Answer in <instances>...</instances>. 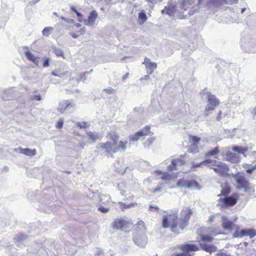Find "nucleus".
Returning a JSON list of instances; mask_svg holds the SVG:
<instances>
[{"mask_svg":"<svg viewBox=\"0 0 256 256\" xmlns=\"http://www.w3.org/2000/svg\"><path fill=\"white\" fill-rule=\"evenodd\" d=\"M163 216L162 226L164 228H170L172 232L179 234L178 228L182 230L188 225L189 220L192 214V210L188 208H184L180 212V217L178 218V211L171 210L170 212Z\"/></svg>","mask_w":256,"mask_h":256,"instance_id":"1","label":"nucleus"},{"mask_svg":"<svg viewBox=\"0 0 256 256\" xmlns=\"http://www.w3.org/2000/svg\"><path fill=\"white\" fill-rule=\"evenodd\" d=\"M131 222L126 217L116 218L112 223L113 229L121 230L126 232L132 226Z\"/></svg>","mask_w":256,"mask_h":256,"instance_id":"2","label":"nucleus"},{"mask_svg":"<svg viewBox=\"0 0 256 256\" xmlns=\"http://www.w3.org/2000/svg\"><path fill=\"white\" fill-rule=\"evenodd\" d=\"M234 178L238 189H243L245 192L250 190V183L244 176L238 174L235 176Z\"/></svg>","mask_w":256,"mask_h":256,"instance_id":"3","label":"nucleus"},{"mask_svg":"<svg viewBox=\"0 0 256 256\" xmlns=\"http://www.w3.org/2000/svg\"><path fill=\"white\" fill-rule=\"evenodd\" d=\"M219 104V100L216 98L214 95L210 93L208 94V105L206 107L204 114L208 116L211 111L214 110L216 106Z\"/></svg>","mask_w":256,"mask_h":256,"instance_id":"4","label":"nucleus"},{"mask_svg":"<svg viewBox=\"0 0 256 256\" xmlns=\"http://www.w3.org/2000/svg\"><path fill=\"white\" fill-rule=\"evenodd\" d=\"M116 144L112 143L111 142H106L105 143L100 142L99 144V148L106 154L112 156L113 154L118 152L117 148H115Z\"/></svg>","mask_w":256,"mask_h":256,"instance_id":"5","label":"nucleus"},{"mask_svg":"<svg viewBox=\"0 0 256 256\" xmlns=\"http://www.w3.org/2000/svg\"><path fill=\"white\" fill-rule=\"evenodd\" d=\"M133 240L138 246L144 248L147 243V238L144 232H134Z\"/></svg>","mask_w":256,"mask_h":256,"instance_id":"6","label":"nucleus"},{"mask_svg":"<svg viewBox=\"0 0 256 256\" xmlns=\"http://www.w3.org/2000/svg\"><path fill=\"white\" fill-rule=\"evenodd\" d=\"M150 126H146L140 131L136 132L134 134L130 136V140L136 142L140 138L143 136H152L153 133L150 131Z\"/></svg>","mask_w":256,"mask_h":256,"instance_id":"7","label":"nucleus"},{"mask_svg":"<svg viewBox=\"0 0 256 256\" xmlns=\"http://www.w3.org/2000/svg\"><path fill=\"white\" fill-rule=\"evenodd\" d=\"M238 198V194H234L230 196L220 198L219 200V203L223 207L232 206L236 204Z\"/></svg>","mask_w":256,"mask_h":256,"instance_id":"8","label":"nucleus"},{"mask_svg":"<svg viewBox=\"0 0 256 256\" xmlns=\"http://www.w3.org/2000/svg\"><path fill=\"white\" fill-rule=\"evenodd\" d=\"M220 176H222L224 175L228 170V166L224 162H219L214 167L210 166Z\"/></svg>","mask_w":256,"mask_h":256,"instance_id":"9","label":"nucleus"},{"mask_svg":"<svg viewBox=\"0 0 256 256\" xmlns=\"http://www.w3.org/2000/svg\"><path fill=\"white\" fill-rule=\"evenodd\" d=\"M188 158L186 154L181 155L180 157L176 160H172L171 164L168 167L170 171H172L176 169V166L177 164L183 165L186 163V159Z\"/></svg>","mask_w":256,"mask_h":256,"instance_id":"10","label":"nucleus"},{"mask_svg":"<svg viewBox=\"0 0 256 256\" xmlns=\"http://www.w3.org/2000/svg\"><path fill=\"white\" fill-rule=\"evenodd\" d=\"M177 184L178 186L187 188H198V183L195 180H188L183 179L179 180Z\"/></svg>","mask_w":256,"mask_h":256,"instance_id":"11","label":"nucleus"},{"mask_svg":"<svg viewBox=\"0 0 256 256\" xmlns=\"http://www.w3.org/2000/svg\"><path fill=\"white\" fill-rule=\"evenodd\" d=\"M241 42L242 44V46L244 48H248V50L250 52H254L256 51V50L254 49V48H256V42L254 38H251L249 40L244 39L242 40Z\"/></svg>","mask_w":256,"mask_h":256,"instance_id":"12","label":"nucleus"},{"mask_svg":"<svg viewBox=\"0 0 256 256\" xmlns=\"http://www.w3.org/2000/svg\"><path fill=\"white\" fill-rule=\"evenodd\" d=\"M222 228L225 230L230 232L232 230L233 227L235 226L234 222L228 218L226 216H223L222 217Z\"/></svg>","mask_w":256,"mask_h":256,"instance_id":"13","label":"nucleus"},{"mask_svg":"<svg viewBox=\"0 0 256 256\" xmlns=\"http://www.w3.org/2000/svg\"><path fill=\"white\" fill-rule=\"evenodd\" d=\"M183 252L188 253L190 252H196L199 250V248L195 244H187L178 246Z\"/></svg>","mask_w":256,"mask_h":256,"instance_id":"14","label":"nucleus"},{"mask_svg":"<svg viewBox=\"0 0 256 256\" xmlns=\"http://www.w3.org/2000/svg\"><path fill=\"white\" fill-rule=\"evenodd\" d=\"M98 14L96 10H92L90 12L88 19L84 20V23L86 26H92L98 18Z\"/></svg>","mask_w":256,"mask_h":256,"instance_id":"15","label":"nucleus"},{"mask_svg":"<svg viewBox=\"0 0 256 256\" xmlns=\"http://www.w3.org/2000/svg\"><path fill=\"white\" fill-rule=\"evenodd\" d=\"M74 106V104L72 100L63 101L59 104L58 109L61 112H63L66 110H68L70 108H72Z\"/></svg>","mask_w":256,"mask_h":256,"instance_id":"16","label":"nucleus"},{"mask_svg":"<svg viewBox=\"0 0 256 256\" xmlns=\"http://www.w3.org/2000/svg\"><path fill=\"white\" fill-rule=\"evenodd\" d=\"M200 246L202 250L206 252H216L217 250V248L214 244H206L200 243Z\"/></svg>","mask_w":256,"mask_h":256,"instance_id":"17","label":"nucleus"},{"mask_svg":"<svg viewBox=\"0 0 256 256\" xmlns=\"http://www.w3.org/2000/svg\"><path fill=\"white\" fill-rule=\"evenodd\" d=\"M25 56L28 60L32 62L36 66L38 65L39 62V58L35 56L30 51L28 50L26 52Z\"/></svg>","mask_w":256,"mask_h":256,"instance_id":"18","label":"nucleus"},{"mask_svg":"<svg viewBox=\"0 0 256 256\" xmlns=\"http://www.w3.org/2000/svg\"><path fill=\"white\" fill-rule=\"evenodd\" d=\"M241 238L245 236H249L250 238L256 236L254 230L253 229H242L240 232Z\"/></svg>","mask_w":256,"mask_h":256,"instance_id":"19","label":"nucleus"},{"mask_svg":"<svg viewBox=\"0 0 256 256\" xmlns=\"http://www.w3.org/2000/svg\"><path fill=\"white\" fill-rule=\"evenodd\" d=\"M18 150H19L20 153L28 156H34L36 154V150L35 149L31 150L28 148H20L18 149Z\"/></svg>","mask_w":256,"mask_h":256,"instance_id":"20","label":"nucleus"},{"mask_svg":"<svg viewBox=\"0 0 256 256\" xmlns=\"http://www.w3.org/2000/svg\"><path fill=\"white\" fill-rule=\"evenodd\" d=\"M226 159L232 163L238 162V156L237 154L232 152H228L226 154Z\"/></svg>","mask_w":256,"mask_h":256,"instance_id":"21","label":"nucleus"},{"mask_svg":"<svg viewBox=\"0 0 256 256\" xmlns=\"http://www.w3.org/2000/svg\"><path fill=\"white\" fill-rule=\"evenodd\" d=\"M212 162L213 161L212 160L208 159L199 163L192 162V169L200 167L202 166H207L208 164H211Z\"/></svg>","mask_w":256,"mask_h":256,"instance_id":"22","label":"nucleus"},{"mask_svg":"<svg viewBox=\"0 0 256 256\" xmlns=\"http://www.w3.org/2000/svg\"><path fill=\"white\" fill-rule=\"evenodd\" d=\"M135 232H144L146 230V227L144 226V222L142 220H138L136 224Z\"/></svg>","mask_w":256,"mask_h":256,"instance_id":"23","label":"nucleus"},{"mask_svg":"<svg viewBox=\"0 0 256 256\" xmlns=\"http://www.w3.org/2000/svg\"><path fill=\"white\" fill-rule=\"evenodd\" d=\"M156 68L157 64L156 62H151L150 64H148V65L146 66L147 74H152Z\"/></svg>","mask_w":256,"mask_h":256,"instance_id":"24","label":"nucleus"},{"mask_svg":"<svg viewBox=\"0 0 256 256\" xmlns=\"http://www.w3.org/2000/svg\"><path fill=\"white\" fill-rule=\"evenodd\" d=\"M127 142L120 141L118 144L116 143L115 148H117L118 151V150H125L127 148Z\"/></svg>","mask_w":256,"mask_h":256,"instance_id":"25","label":"nucleus"},{"mask_svg":"<svg viewBox=\"0 0 256 256\" xmlns=\"http://www.w3.org/2000/svg\"><path fill=\"white\" fill-rule=\"evenodd\" d=\"M232 150L240 154H244L248 150L247 148H244L240 146H234Z\"/></svg>","mask_w":256,"mask_h":256,"instance_id":"26","label":"nucleus"},{"mask_svg":"<svg viewBox=\"0 0 256 256\" xmlns=\"http://www.w3.org/2000/svg\"><path fill=\"white\" fill-rule=\"evenodd\" d=\"M106 137L112 140L113 142L112 143H116V140L118 138V136L114 132H111L108 134Z\"/></svg>","mask_w":256,"mask_h":256,"instance_id":"27","label":"nucleus"},{"mask_svg":"<svg viewBox=\"0 0 256 256\" xmlns=\"http://www.w3.org/2000/svg\"><path fill=\"white\" fill-rule=\"evenodd\" d=\"M89 138L92 140V142H94L98 139L99 135L98 132H86Z\"/></svg>","mask_w":256,"mask_h":256,"instance_id":"28","label":"nucleus"},{"mask_svg":"<svg viewBox=\"0 0 256 256\" xmlns=\"http://www.w3.org/2000/svg\"><path fill=\"white\" fill-rule=\"evenodd\" d=\"M147 20V16L144 10L138 14V20L140 24H144Z\"/></svg>","mask_w":256,"mask_h":256,"instance_id":"29","label":"nucleus"},{"mask_svg":"<svg viewBox=\"0 0 256 256\" xmlns=\"http://www.w3.org/2000/svg\"><path fill=\"white\" fill-rule=\"evenodd\" d=\"M230 192V189L229 186H227L226 184H225L224 187L222 190L221 193L218 195V196H226L229 194Z\"/></svg>","mask_w":256,"mask_h":256,"instance_id":"30","label":"nucleus"},{"mask_svg":"<svg viewBox=\"0 0 256 256\" xmlns=\"http://www.w3.org/2000/svg\"><path fill=\"white\" fill-rule=\"evenodd\" d=\"M199 151L198 147L196 144H192L188 148V152L191 153H196Z\"/></svg>","mask_w":256,"mask_h":256,"instance_id":"31","label":"nucleus"},{"mask_svg":"<svg viewBox=\"0 0 256 256\" xmlns=\"http://www.w3.org/2000/svg\"><path fill=\"white\" fill-rule=\"evenodd\" d=\"M220 152L219 148L218 146L214 148L213 149L208 151L206 153L207 156H214Z\"/></svg>","mask_w":256,"mask_h":256,"instance_id":"32","label":"nucleus"},{"mask_svg":"<svg viewBox=\"0 0 256 256\" xmlns=\"http://www.w3.org/2000/svg\"><path fill=\"white\" fill-rule=\"evenodd\" d=\"M28 238V236L26 235L23 234H18L16 238H14V239L16 241V242H20L24 241V240Z\"/></svg>","mask_w":256,"mask_h":256,"instance_id":"33","label":"nucleus"},{"mask_svg":"<svg viewBox=\"0 0 256 256\" xmlns=\"http://www.w3.org/2000/svg\"><path fill=\"white\" fill-rule=\"evenodd\" d=\"M115 92H116L115 90H114V88H108L104 89L102 90V94H104H104H106V95L112 94H114Z\"/></svg>","mask_w":256,"mask_h":256,"instance_id":"34","label":"nucleus"},{"mask_svg":"<svg viewBox=\"0 0 256 256\" xmlns=\"http://www.w3.org/2000/svg\"><path fill=\"white\" fill-rule=\"evenodd\" d=\"M52 49L54 50V52L55 54L58 56H62L64 58V53L62 50L60 48H57L56 47L52 48Z\"/></svg>","mask_w":256,"mask_h":256,"instance_id":"35","label":"nucleus"},{"mask_svg":"<svg viewBox=\"0 0 256 256\" xmlns=\"http://www.w3.org/2000/svg\"><path fill=\"white\" fill-rule=\"evenodd\" d=\"M200 240L203 242H211L212 241V238L208 236H205L203 234L200 235Z\"/></svg>","mask_w":256,"mask_h":256,"instance_id":"36","label":"nucleus"},{"mask_svg":"<svg viewBox=\"0 0 256 256\" xmlns=\"http://www.w3.org/2000/svg\"><path fill=\"white\" fill-rule=\"evenodd\" d=\"M118 204L120 205V208L124 210V208H127L130 207L132 206L134 204L132 203H130V204H127L126 203H124L122 202H118Z\"/></svg>","mask_w":256,"mask_h":256,"instance_id":"37","label":"nucleus"},{"mask_svg":"<svg viewBox=\"0 0 256 256\" xmlns=\"http://www.w3.org/2000/svg\"><path fill=\"white\" fill-rule=\"evenodd\" d=\"M190 140H191L193 144H198V143L200 141V138L199 137L194 136H190Z\"/></svg>","mask_w":256,"mask_h":256,"instance_id":"38","label":"nucleus"},{"mask_svg":"<svg viewBox=\"0 0 256 256\" xmlns=\"http://www.w3.org/2000/svg\"><path fill=\"white\" fill-rule=\"evenodd\" d=\"M94 256H104V252L100 248H96L94 251Z\"/></svg>","mask_w":256,"mask_h":256,"instance_id":"39","label":"nucleus"},{"mask_svg":"<svg viewBox=\"0 0 256 256\" xmlns=\"http://www.w3.org/2000/svg\"><path fill=\"white\" fill-rule=\"evenodd\" d=\"M52 30V27H46L44 28V29L42 30V34L44 36H48L50 34V30Z\"/></svg>","mask_w":256,"mask_h":256,"instance_id":"40","label":"nucleus"},{"mask_svg":"<svg viewBox=\"0 0 256 256\" xmlns=\"http://www.w3.org/2000/svg\"><path fill=\"white\" fill-rule=\"evenodd\" d=\"M43 66L44 68H46L49 66H50V58H43Z\"/></svg>","mask_w":256,"mask_h":256,"instance_id":"41","label":"nucleus"},{"mask_svg":"<svg viewBox=\"0 0 256 256\" xmlns=\"http://www.w3.org/2000/svg\"><path fill=\"white\" fill-rule=\"evenodd\" d=\"M162 13H166V14L169 16H171L173 14V10L171 8H167L166 7L165 8L163 9L162 10Z\"/></svg>","mask_w":256,"mask_h":256,"instance_id":"42","label":"nucleus"},{"mask_svg":"<svg viewBox=\"0 0 256 256\" xmlns=\"http://www.w3.org/2000/svg\"><path fill=\"white\" fill-rule=\"evenodd\" d=\"M88 74V71L82 73L80 77L79 80L84 82L86 79V75Z\"/></svg>","mask_w":256,"mask_h":256,"instance_id":"43","label":"nucleus"},{"mask_svg":"<svg viewBox=\"0 0 256 256\" xmlns=\"http://www.w3.org/2000/svg\"><path fill=\"white\" fill-rule=\"evenodd\" d=\"M30 100H42V97L40 95H32L30 96Z\"/></svg>","mask_w":256,"mask_h":256,"instance_id":"44","label":"nucleus"},{"mask_svg":"<svg viewBox=\"0 0 256 256\" xmlns=\"http://www.w3.org/2000/svg\"><path fill=\"white\" fill-rule=\"evenodd\" d=\"M76 14L78 17V20L80 22H84V20H86V19L83 18L82 14L80 12H76Z\"/></svg>","mask_w":256,"mask_h":256,"instance_id":"45","label":"nucleus"},{"mask_svg":"<svg viewBox=\"0 0 256 256\" xmlns=\"http://www.w3.org/2000/svg\"><path fill=\"white\" fill-rule=\"evenodd\" d=\"M86 125L87 122H84L82 123H80L79 122L76 123V126L80 128H86Z\"/></svg>","mask_w":256,"mask_h":256,"instance_id":"46","label":"nucleus"},{"mask_svg":"<svg viewBox=\"0 0 256 256\" xmlns=\"http://www.w3.org/2000/svg\"><path fill=\"white\" fill-rule=\"evenodd\" d=\"M98 210H100V212H104V213H106V212H108L109 211L110 208H105V207L102 206H100L98 208Z\"/></svg>","mask_w":256,"mask_h":256,"instance_id":"47","label":"nucleus"},{"mask_svg":"<svg viewBox=\"0 0 256 256\" xmlns=\"http://www.w3.org/2000/svg\"><path fill=\"white\" fill-rule=\"evenodd\" d=\"M159 209L158 207V206H152L150 205L148 208V210L152 212H156Z\"/></svg>","mask_w":256,"mask_h":256,"instance_id":"48","label":"nucleus"},{"mask_svg":"<svg viewBox=\"0 0 256 256\" xmlns=\"http://www.w3.org/2000/svg\"><path fill=\"white\" fill-rule=\"evenodd\" d=\"M162 179L163 180H168L170 179V174L168 173H164L162 176Z\"/></svg>","mask_w":256,"mask_h":256,"instance_id":"49","label":"nucleus"},{"mask_svg":"<svg viewBox=\"0 0 256 256\" xmlns=\"http://www.w3.org/2000/svg\"><path fill=\"white\" fill-rule=\"evenodd\" d=\"M174 256H192L190 254L186 252L178 253L174 254Z\"/></svg>","mask_w":256,"mask_h":256,"instance_id":"50","label":"nucleus"},{"mask_svg":"<svg viewBox=\"0 0 256 256\" xmlns=\"http://www.w3.org/2000/svg\"><path fill=\"white\" fill-rule=\"evenodd\" d=\"M64 122L62 120H60L57 122L56 128H61L62 127Z\"/></svg>","mask_w":256,"mask_h":256,"instance_id":"51","label":"nucleus"},{"mask_svg":"<svg viewBox=\"0 0 256 256\" xmlns=\"http://www.w3.org/2000/svg\"><path fill=\"white\" fill-rule=\"evenodd\" d=\"M151 62L150 59L147 58H145L144 62H142V64H144L145 66H147L148 64H150Z\"/></svg>","mask_w":256,"mask_h":256,"instance_id":"52","label":"nucleus"},{"mask_svg":"<svg viewBox=\"0 0 256 256\" xmlns=\"http://www.w3.org/2000/svg\"><path fill=\"white\" fill-rule=\"evenodd\" d=\"M251 113L252 114L253 118L256 119V106L252 109Z\"/></svg>","mask_w":256,"mask_h":256,"instance_id":"53","label":"nucleus"},{"mask_svg":"<svg viewBox=\"0 0 256 256\" xmlns=\"http://www.w3.org/2000/svg\"><path fill=\"white\" fill-rule=\"evenodd\" d=\"M128 168V166H124V167L122 168V169L120 170H118V172L120 174H123L125 173L126 170Z\"/></svg>","mask_w":256,"mask_h":256,"instance_id":"54","label":"nucleus"},{"mask_svg":"<svg viewBox=\"0 0 256 256\" xmlns=\"http://www.w3.org/2000/svg\"><path fill=\"white\" fill-rule=\"evenodd\" d=\"M52 75L54 76H58V77H60V78H62L64 76V74H58L56 73L55 72H52Z\"/></svg>","mask_w":256,"mask_h":256,"instance_id":"55","label":"nucleus"},{"mask_svg":"<svg viewBox=\"0 0 256 256\" xmlns=\"http://www.w3.org/2000/svg\"><path fill=\"white\" fill-rule=\"evenodd\" d=\"M233 236L234 238H241V236L240 235V232H238V231H236L234 232Z\"/></svg>","mask_w":256,"mask_h":256,"instance_id":"56","label":"nucleus"},{"mask_svg":"<svg viewBox=\"0 0 256 256\" xmlns=\"http://www.w3.org/2000/svg\"><path fill=\"white\" fill-rule=\"evenodd\" d=\"M150 78L148 74L146 75L140 79V80H149Z\"/></svg>","mask_w":256,"mask_h":256,"instance_id":"57","label":"nucleus"},{"mask_svg":"<svg viewBox=\"0 0 256 256\" xmlns=\"http://www.w3.org/2000/svg\"><path fill=\"white\" fill-rule=\"evenodd\" d=\"M254 171V169H252V167L250 166V168H246V172L248 174H251Z\"/></svg>","mask_w":256,"mask_h":256,"instance_id":"58","label":"nucleus"},{"mask_svg":"<svg viewBox=\"0 0 256 256\" xmlns=\"http://www.w3.org/2000/svg\"><path fill=\"white\" fill-rule=\"evenodd\" d=\"M222 114V111H220V112L218 114V116L216 117V120L218 122L220 121L222 119V116H221Z\"/></svg>","mask_w":256,"mask_h":256,"instance_id":"59","label":"nucleus"},{"mask_svg":"<svg viewBox=\"0 0 256 256\" xmlns=\"http://www.w3.org/2000/svg\"><path fill=\"white\" fill-rule=\"evenodd\" d=\"M65 22L68 23H70V24H73L74 22L73 20L70 19V18H66Z\"/></svg>","mask_w":256,"mask_h":256,"instance_id":"60","label":"nucleus"},{"mask_svg":"<svg viewBox=\"0 0 256 256\" xmlns=\"http://www.w3.org/2000/svg\"><path fill=\"white\" fill-rule=\"evenodd\" d=\"M70 34L74 38H78V35L74 34L72 32H70Z\"/></svg>","mask_w":256,"mask_h":256,"instance_id":"61","label":"nucleus"},{"mask_svg":"<svg viewBox=\"0 0 256 256\" xmlns=\"http://www.w3.org/2000/svg\"><path fill=\"white\" fill-rule=\"evenodd\" d=\"M161 191V188L160 187H157L156 188V189L154 190V192H159Z\"/></svg>","mask_w":256,"mask_h":256,"instance_id":"62","label":"nucleus"},{"mask_svg":"<svg viewBox=\"0 0 256 256\" xmlns=\"http://www.w3.org/2000/svg\"><path fill=\"white\" fill-rule=\"evenodd\" d=\"M129 75V74L128 73H126L122 77V79L123 80H125L126 78Z\"/></svg>","mask_w":256,"mask_h":256,"instance_id":"63","label":"nucleus"},{"mask_svg":"<svg viewBox=\"0 0 256 256\" xmlns=\"http://www.w3.org/2000/svg\"><path fill=\"white\" fill-rule=\"evenodd\" d=\"M70 9H71L72 11H74V12H75L76 13V12H78V11L76 10V8H75V7H74V6H71Z\"/></svg>","mask_w":256,"mask_h":256,"instance_id":"64","label":"nucleus"}]
</instances>
